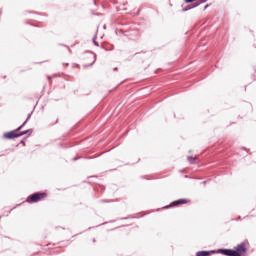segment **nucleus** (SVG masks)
Returning <instances> with one entry per match:
<instances>
[{"mask_svg":"<svg viewBox=\"0 0 256 256\" xmlns=\"http://www.w3.org/2000/svg\"><path fill=\"white\" fill-rule=\"evenodd\" d=\"M218 255L224 256H247V243L241 242L234 248H220Z\"/></svg>","mask_w":256,"mask_h":256,"instance_id":"1","label":"nucleus"},{"mask_svg":"<svg viewBox=\"0 0 256 256\" xmlns=\"http://www.w3.org/2000/svg\"><path fill=\"white\" fill-rule=\"evenodd\" d=\"M43 199H47L46 192H35L27 197L26 203H39V201H43Z\"/></svg>","mask_w":256,"mask_h":256,"instance_id":"2","label":"nucleus"},{"mask_svg":"<svg viewBox=\"0 0 256 256\" xmlns=\"http://www.w3.org/2000/svg\"><path fill=\"white\" fill-rule=\"evenodd\" d=\"M191 200L187 198H180L178 200L172 201L169 205L163 206L162 209H171L173 207H179V205H187Z\"/></svg>","mask_w":256,"mask_h":256,"instance_id":"3","label":"nucleus"},{"mask_svg":"<svg viewBox=\"0 0 256 256\" xmlns=\"http://www.w3.org/2000/svg\"><path fill=\"white\" fill-rule=\"evenodd\" d=\"M219 249L217 250H200L196 252L195 256H211V255H219Z\"/></svg>","mask_w":256,"mask_h":256,"instance_id":"4","label":"nucleus"},{"mask_svg":"<svg viewBox=\"0 0 256 256\" xmlns=\"http://www.w3.org/2000/svg\"><path fill=\"white\" fill-rule=\"evenodd\" d=\"M3 139H8V140L19 139V133H16L14 130L5 132L3 134Z\"/></svg>","mask_w":256,"mask_h":256,"instance_id":"5","label":"nucleus"},{"mask_svg":"<svg viewBox=\"0 0 256 256\" xmlns=\"http://www.w3.org/2000/svg\"><path fill=\"white\" fill-rule=\"evenodd\" d=\"M85 53H91V55H93V59H94V60L92 61V63H90V64H85V65L83 66L84 69H87V67H93V64L96 63V61H97V54L93 53L92 51H85Z\"/></svg>","mask_w":256,"mask_h":256,"instance_id":"6","label":"nucleus"},{"mask_svg":"<svg viewBox=\"0 0 256 256\" xmlns=\"http://www.w3.org/2000/svg\"><path fill=\"white\" fill-rule=\"evenodd\" d=\"M195 7H199V4H188L182 9V11L185 13L186 11H191V9H195Z\"/></svg>","mask_w":256,"mask_h":256,"instance_id":"7","label":"nucleus"},{"mask_svg":"<svg viewBox=\"0 0 256 256\" xmlns=\"http://www.w3.org/2000/svg\"><path fill=\"white\" fill-rule=\"evenodd\" d=\"M187 160L189 161L190 165H195L197 161H199V158L197 156H187Z\"/></svg>","mask_w":256,"mask_h":256,"instance_id":"8","label":"nucleus"},{"mask_svg":"<svg viewBox=\"0 0 256 256\" xmlns=\"http://www.w3.org/2000/svg\"><path fill=\"white\" fill-rule=\"evenodd\" d=\"M33 134V129L24 130L20 133H18L19 137H23V135L31 136Z\"/></svg>","mask_w":256,"mask_h":256,"instance_id":"9","label":"nucleus"},{"mask_svg":"<svg viewBox=\"0 0 256 256\" xmlns=\"http://www.w3.org/2000/svg\"><path fill=\"white\" fill-rule=\"evenodd\" d=\"M140 216H135V215H128L126 217L120 218L121 221H127V219H139Z\"/></svg>","mask_w":256,"mask_h":256,"instance_id":"10","label":"nucleus"},{"mask_svg":"<svg viewBox=\"0 0 256 256\" xmlns=\"http://www.w3.org/2000/svg\"><path fill=\"white\" fill-rule=\"evenodd\" d=\"M96 39H97V35H95V36L93 37L92 42H93V44L95 45V47H100L99 42H97Z\"/></svg>","mask_w":256,"mask_h":256,"instance_id":"11","label":"nucleus"},{"mask_svg":"<svg viewBox=\"0 0 256 256\" xmlns=\"http://www.w3.org/2000/svg\"><path fill=\"white\" fill-rule=\"evenodd\" d=\"M100 203H113V200H109V199H101Z\"/></svg>","mask_w":256,"mask_h":256,"instance_id":"12","label":"nucleus"},{"mask_svg":"<svg viewBox=\"0 0 256 256\" xmlns=\"http://www.w3.org/2000/svg\"><path fill=\"white\" fill-rule=\"evenodd\" d=\"M27 13H32L34 15H43V13L37 11H27Z\"/></svg>","mask_w":256,"mask_h":256,"instance_id":"13","label":"nucleus"},{"mask_svg":"<svg viewBox=\"0 0 256 256\" xmlns=\"http://www.w3.org/2000/svg\"><path fill=\"white\" fill-rule=\"evenodd\" d=\"M23 129V125H20L18 128L14 129V133H19Z\"/></svg>","mask_w":256,"mask_h":256,"instance_id":"14","label":"nucleus"},{"mask_svg":"<svg viewBox=\"0 0 256 256\" xmlns=\"http://www.w3.org/2000/svg\"><path fill=\"white\" fill-rule=\"evenodd\" d=\"M202 3H207V0H198V2L196 3V5H202Z\"/></svg>","mask_w":256,"mask_h":256,"instance_id":"15","label":"nucleus"},{"mask_svg":"<svg viewBox=\"0 0 256 256\" xmlns=\"http://www.w3.org/2000/svg\"><path fill=\"white\" fill-rule=\"evenodd\" d=\"M196 0H184L185 3H195Z\"/></svg>","mask_w":256,"mask_h":256,"instance_id":"16","label":"nucleus"},{"mask_svg":"<svg viewBox=\"0 0 256 256\" xmlns=\"http://www.w3.org/2000/svg\"><path fill=\"white\" fill-rule=\"evenodd\" d=\"M79 159H83V157H74L72 161H79Z\"/></svg>","mask_w":256,"mask_h":256,"instance_id":"17","label":"nucleus"},{"mask_svg":"<svg viewBox=\"0 0 256 256\" xmlns=\"http://www.w3.org/2000/svg\"><path fill=\"white\" fill-rule=\"evenodd\" d=\"M31 115H33V112H31L30 114H28L26 121H29V119H31Z\"/></svg>","mask_w":256,"mask_h":256,"instance_id":"18","label":"nucleus"},{"mask_svg":"<svg viewBox=\"0 0 256 256\" xmlns=\"http://www.w3.org/2000/svg\"><path fill=\"white\" fill-rule=\"evenodd\" d=\"M209 4H206L205 6H204V9H203V11H207V9H209Z\"/></svg>","mask_w":256,"mask_h":256,"instance_id":"19","label":"nucleus"},{"mask_svg":"<svg viewBox=\"0 0 256 256\" xmlns=\"http://www.w3.org/2000/svg\"><path fill=\"white\" fill-rule=\"evenodd\" d=\"M61 47H66L69 51H71V49L69 48V46L65 45V44H60Z\"/></svg>","mask_w":256,"mask_h":256,"instance_id":"20","label":"nucleus"},{"mask_svg":"<svg viewBox=\"0 0 256 256\" xmlns=\"http://www.w3.org/2000/svg\"><path fill=\"white\" fill-rule=\"evenodd\" d=\"M84 159H95V156L84 157Z\"/></svg>","mask_w":256,"mask_h":256,"instance_id":"21","label":"nucleus"},{"mask_svg":"<svg viewBox=\"0 0 256 256\" xmlns=\"http://www.w3.org/2000/svg\"><path fill=\"white\" fill-rule=\"evenodd\" d=\"M107 223H109V222H104V223H102V224H100V225H98L96 227H103V225H107Z\"/></svg>","mask_w":256,"mask_h":256,"instance_id":"22","label":"nucleus"},{"mask_svg":"<svg viewBox=\"0 0 256 256\" xmlns=\"http://www.w3.org/2000/svg\"><path fill=\"white\" fill-rule=\"evenodd\" d=\"M99 187H100L101 191H105V186L99 185Z\"/></svg>","mask_w":256,"mask_h":256,"instance_id":"23","label":"nucleus"},{"mask_svg":"<svg viewBox=\"0 0 256 256\" xmlns=\"http://www.w3.org/2000/svg\"><path fill=\"white\" fill-rule=\"evenodd\" d=\"M205 183H209V180L202 181V184L205 185Z\"/></svg>","mask_w":256,"mask_h":256,"instance_id":"24","label":"nucleus"},{"mask_svg":"<svg viewBox=\"0 0 256 256\" xmlns=\"http://www.w3.org/2000/svg\"><path fill=\"white\" fill-rule=\"evenodd\" d=\"M20 143H21L22 145H25V139L21 140Z\"/></svg>","mask_w":256,"mask_h":256,"instance_id":"25","label":"nucleus"},{"mask_svg":"<svg viewBox=\"0 0 256 256\" xmlns=\"http://www.w3.org/2000/svg\"><path fill=\"white\" fill-rule=\"evenodd\" d=\"M21 125H23V127L24 125H27V120H25Z\"/></svg>","mask_w":256,"mask_h":256,"instance_id":"26","label":"nucleus"},{"mask_svg":"<svg viewBox=\"0 0 256 256\" xmlns=\"http://www.w3.org/2000/svg\"><path fill=\"white\" fill-rule=\"evenodd\" d=\"M17 207H21V204H17L16 206H14V209H17Z\"/></svg>","mask_w":256,"mask_h":256,"instance_id":"27","label":"nucleus"},{"mask_svg":"<svg viewBox=\"0 0 256 256\" xmlns=\"http://www.w3.org/2000/svg\"><path fill=\"white\" fill-rule=\"evenodd\" d=\"M142 179H147L149 181V178H147V176H142Z\"/></svg>","mask_w":256,"mask_h":256,"instance_id":"28","label":"nucleus"},{"mask_svg":"<svg viewBox=\"0 0 256 256\" xmlns=\"http://www.w3.org/2000/svg\"><path fill=\"white\" fill-rule=\"evenodd\" d=\"M94 191H97V192H99V188H97V187H94Z\"/></svg>","mask_w":256,"mask_h":256,"instance_id":"29","label":"nucleus"},{"mask_svg":"<svg viewBox=\"0 0 256 256\" xmlns=\"http://www.w3.org/2000/svg\"><path fill=\"white\" fill-rule=\"evenodd\" d=\"M63 65H65L66 67H69V63H63Z\"/></svg>","mask_w":256,"mask_h":256,"instance_id":"30","label":"nucleus"},{"mask_svg":"<svg viewBox=\"0 0 256 256\" xmlns=\"http://www.w3.org/2000/svg\"><path fill=\"white\" fill-rule=\"evenodd\" d=\"M236 221H241V216H239V217L236 219Z\"/></svg>","mask_w":256,"mask_h":256,"instance_id":"31","label":"nucleus"},{"mask_svg":"<svg viewBox=\"0 0 256 256\" xmlns=\"http://www.w3.org/2000/svg\"><path fill=\"white\" fill-rule=\"evenodd\" d=\"M114 71H119V68H118V67H115V68H114Z\"/></svg>","mask_w":256,"mask_h":256,"instance_id":"32","label":"nucleus"},{"mask_svg":"<svg viewBox=\"0 0 256 256\" xmlns=\"http://www.w3.org/2000/svg\"><path fill=\"white\" fill-rule=\"evenodd\" d=\"M115 229H119V227H116V228H112L111 231H115Z\"/></svg>","mask_w":256,"mask_h":256,"instance_id":"33","label":"nucleus"},{"mask_svg":"<svg viewBox=\"0 0 256 256\" xmlns=\"http://www.w3.org/2000/svg\"><path fill=\"white\" fill-rule=\"evenodd\" d=\"M242 149H243V151H247V148H245V147H242Z\"/></svg>","mask_w":256,"mask_h":256,"instance_id":"34","label":"nucleus"},{"mask_svg":"<svg viewBox=\"0 0 256 256\" xmlns=\"http://www.w3.org/2000/svg\"><path fill=\"white\" fill-rule=\"evenodd\" d=\"M93 3H94V5H97V1L94 0Z\"/></svg>","mask_w":256,"mask_h":256,"instance_id":"35","label":"nucleus"},{"mask_svg":"<svg viewBox=\"0 0 256 256\" xmlns=\"http://www.w3.org/2000/svg\"><path fill=\"white\" fill-rule=\"evenodd\" d=\"M1 15H3V11L0 10V17H1Z\"/></svg>","mask_w":256,"mask_h":256,"instance_id":"36","label":"nucleus"},{"mask_svg":"<svg viewBox=\"0 0 256 256\" xmlns=\"http://www.w3.org/2000/svg\"><path fill=\"white\" fill-rule=\"evenodd\" d=\"M103 29H107V26H106V25H104V26H103Z\"/></svg>","mask_w":256,"mask_h":256,"instance_id":"37","label":"nucleus"},{"mask_svg":"<svg viewBox=\"0 0 256 256\" xmlns=\"http://www.w3.org/2000/svg\"><path fill=\"white\" fill-rule=\"evenodd\" d=\"M93 177H95V176H89L88 179H91V178H93Z\"/></svg>","mask_w":256,"mask_h":256,"instance_id":"38","label":"nucleus"},{"mask_svg":"<svg viewBox=\"0 0 256 256\" xmlns=\"http://www.w3.org/2000/svg\"><path fill=\"white\" fill-rule=\"evenodd\" d=\"M48 81H51V78H50V76H48Z\"/></svg>","mask_w":256,"mask_h":256,"instance_id":"39","label":"nucleus"},{"mask_svg":"<svg viewBox=\"0 0 256 256\" xmlns=\"http://www.w3.org/2000/svg\"><path fill=\"white\" fill-rule=\"evenodd\" d=\"M92 241H93V243H95L96 239H95V238H93V240H92Z\"/></svg>","mask_w":256,"mask_h":256,"instance_id":"40","label":"nucleus"},{"mask_svg":"<svg viewBox=\"0 0 256 256\" xmlns=\"http://www.w3.org/2000/svg\"><path fill=\"white\" fill-rule=\"evenodd\" d=\"M3 79H7V76H3Z\"/></svg>","mask_w":256,"mask_h":256,"instance_id":"41","label":"nucleus"},{"mask_svg":"<svg viewBox=\"0 0 256 256\" xmlns=\"http://www.w3.org/2000/svg\"><path fill=\"white\" fill-rule=\"evenodd\" d=\"M118 86H119V84L116 87H114V89H117Z\"/></svg>","mask_w":256,"mask_h":256,"instance_id":"42","label":"nucleus"},{"mask_svg":"<svg viewBox=\"0 0 256 256\" xmlns=\"http://www.w3.org/2000/svg\"><path fill=\"white\" fill-rule=\"evenodd\" d=\"M247 217H249V216H245L244 219H247Z\"/></svg>","mask_w":256,"mask_h":256,"instance_id":"43","label":"nucleus"},{"mask_svg":"<svg viewBox=\"0 0 256 256\" xmlns=\"http://www.w3.org/2000/svg\"><path fill=\"white\" fill-rule=\"evenodd\" d=\"M120 33H123V30H120Z\"/></svg>","mask_w":256,"mask_h":256,"instance_id":"44","label":"nucleus"},{"mask_svg":"<svg viewBox=\"0 0 256 256\" xmlns=\"http://www.w3.org/2000/svg\"><path fill=\"white\" fill-rule=\"evenodd\" d=\"M119 227H125V225L119 226Z\"/></svg>","mask_w":256,"mask_h":256,"instance_id":"45","label":"nucleus"},{"mask_svg":"<svg viewBox=\"0 0 256 256\" xmlns=\"http://www.w3.org/2000/svg\"><path fill=\"white\" fill-rule=\"evenodd\" d=\"M72 237H77V234H76V235H74V236H72Z\"/></svg>","mask_w":256,"mask_h":256,"instance_id":"46","label":"nucleus"},{"mask_svg":"<svg viewBox=\"0 0 256 256\" xmlns=\"http://www.w3.org/2000/svg\"><path fill=\"white\" fill-rule=\"evenodd\" d=\"M189 153H192V151H191V150H189Z\"/></svg>","mask_w":256,"mask_h":256,"instance_id":"47","label":"nucleus"}]
</instances>
